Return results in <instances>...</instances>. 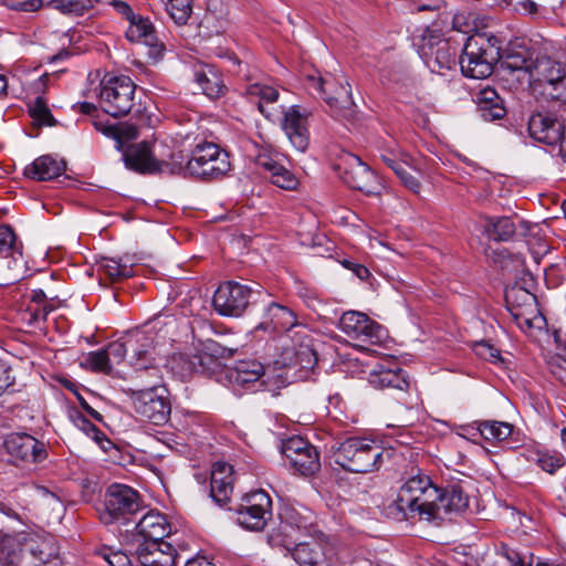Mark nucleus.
Returning a JSON list of instances; mask_svg holds the SVG:
<instances>
[{
  "instance_id": "bb28decb",
  "label": "nucleus",
  "mask_w": 566,
  "mask_h": 566,
  "mask_svg": "<svg viewBox=\"0 0 566 566\" xmlns=\"http://www.w3.org/2000/svg\"><path fill=\"white\" fill-rule=\"evenodd\" d=\"M233 468L222 461L213 463L210 478V495L212 500L222 505L226 504L233 491Z\"/></svg>"
},
{
  "instance_id": "20e7f679",
  "label": "nucleus",
  "mask_w": 566,
  "mask_h": 566,
  "mask_svg": "<svg viewBox=\"0 0 566 566\" xmlns=\"http://www.w3.org/2000/svg\"><path fill=\"white\" fill-rule=\"evenodd\" d=\"M336 464L353 473H369L382 464L385 449L377 440L364 437H349L333 446Z\"/></svg>"
},
{
  "instance_id": "4c0bfd02",
  "label": "nucleus",
  "mask_w": 566,
  "mask_h": 566,
  "mask_svg": "<svg viewBox=\"0 0 566 566\" xmlns=\"http://www.w3.org/2000/svg\"><path fill=\"white\" fill-rule=\"evenodd\" d=\"M478 111L480 116L488 122L502 118L506 111L503 101L494 88L485 87L478 94Z\"/></svg>"
},
{
  "instance_id": "9d476101",
  "label": "nucleus",
  "mask_w": 566,
  "mask_h": 566,
  "mask_svg": "<svg viewBox=\"0 0 566 566\" xmlns=\"http://www.w3.org/2000/svg\"><path fill=\"white\" fill-rule=\"evenodd\" d=\"M264 296L268 294L261 290H254L237 281H227L221 283L214 292L212 304L220 315L239 317L250 304L264 302Z\"/></svg>"
},
{
  "instance_id": "0e129e2a",
  "label": "nucleus",
  "mask_w": 566,
  "mask_h": 566,
  "mask_svg": "<svg viewBox=\"0 0 566 566\" xmlns=\"http://www.w3.org/2000/svg\"><path fill=\"white\" fill-rule=\"evenodd\" d=\"M395 174L399 177L401 182L408 189H410L412 192H415V193L420 192V189H421L420 181L406 169V166L402 167L401 169H399L398 171H396Z\"/></svg>"
},
{
  "instance_id": "8fccbe9b",
  "label": "nucleus",
  "mask_w": 566,
  "mask_h": 566,
  "mask_svg": "<svg viewBox=\"0 0 566 566\" xmlns=\"http://www.w3.org/2000/svg\"><path fill=\"white\" fill-rule=\"evenodd\" d=\"M98 0H51L50 4L62 13L82 15Z\"/></svg>"
},
{
  "instance_id": "f3484780",
  "label": "nucleus",
  "mask_w": 566,
  "mask_h": 566,
  "mask_svg": "<svg viewBox=\"0 0 566 566\" xmlns=\"http://www.w3.org/2000/svg\"><path fill=\"white\" fill-rule=\"evenodd\" d=\"M420 52L424 63L433 73L442 74L443 71H450L457 64V48L440 35L424 38Z\"/></svg>"
},
{
  "instance_id": "0eeeda50",
  "label": "nucleus",
  "mask_w": 566,
  "mask_h": 566,
  "mask_svg": "<svg viewBox=\"0 0 566 566\" xmlns=\"http://www.w3.org/2000/svg\"><path fill=\"white\" fill-rule=\"evenodd\" d=\"M139 493L126 484L114 483L104 494L99 520L105 525H127L143 511Z\"/></svg>"
},
{
  "instance_id": "7ed1b4c3",
  "label": "nucleus",
  "mask_w": 566,
  "mask_h": 566,
  "mask_svg": "<svg viewBox=\"0 0 566 566\" xmlns=\"http://www.w3.org/2000/svg\"><path fill=\"white\" fill-rule=\"evenodd\" d=\"M439 488L420 470L400 486L391 506L399 520L432 521L434 503L439 500Z\"/></svg>"
},
{
  "instance_id": "f03ea898",
  "label": "nucleus",
  "mask_w": 566,
  "mask_h": 566,
  "mask_svg": "<svg viewBox=\"0 0 566 566\" xmlns=\"http://www.w3.org/2000/svg\"><path fill=\"white\" fill-rule=\"evenodd\" d=\"M133 408L142 418L153 424H165L171 413L169 391L163 385L159 367H148L135 375L134 387L125 389Z\"/></svg>"
},
{
  "instance_id": "dca6fc26",
  "label": "nucleus",
  "mask_w": 566,
  "mask_h": 566,
  "mask_svg": "<svg viewBox=\"0 0 566 566\" xmlns=\"http://www.w3.org/2000/svg\"><path fill=\"white\" fill-rule=\"evenodd\" d=\"M256 166L262 169L265 178L281 189L294 191L300 186L298 177L283 164V155L263 149L255 157Z\"/></svg>"
},
{
  "instance_id": "473e14b6",
  "label": "nucleus",
  "mask_w": 566,
  "mask_h": 566,
  "mask_svg": "<svg viewBox=\"0 0 566 566\" xmlns=\"http://www.w3.org/2000/svg\"><path fill=\"white\" fill-rule=\"evenodd\" d=\"M65 168L63 160H57L51 155H43L24 168V176L39 181H49L61 176Z\"/></svg>"
},
{
  "instance_id": "13d9d810",
  "label": "nucleus",
  "mask_w": 566,
  "mask_h": 566,
  "mask_svg": "<svg viewBox=\"0 0 566 566\" xmlns=\"http://www.w3.org/2000/svg\"><path fill=\"white\" fill-rule=\"evenodd\" d=\"M15 391V376L12 368L0 361V398Z\"/></svg>"
},
{
  "instance_id": "39448f33",
  "label": "nucleus",
  "mask_w": 566,
  "mask_h": 566,
  "mask_svg": "<svg viewBox=\"0 0 566 566\" xmlns=\"http://www.w3.org/2000/svg\"><path fill=\"white\" fill-rule=\"evenodd\" d=\"M535 280L530 272H523L522 276L505 289L506 310L511 314L515 324L524 332L533 327H541L544 321L537 304V298L533 293Z\"/></svg>"
},
{
  "instance_id": "f257e3e1",
  "label": "nucleus",
  "mask_w": 566,
  "mask_h": 566,
  "mask_svg": "<svg viewBox=\"0 0 566 566\" xmlns=\"http://www.w3.org/2000/svg\"><path fill=\"white\" fill-rule=\"evenodd\" d=\"M1 566H61L53 539L28 532L0 531Z\"/></svg>"
},
{
  "instance_id": "4be33fe9",
  "label": "nucleus",
  "mask_w": 566,
  "mask_h": 566,
  "mask_svg": "<svg viewBox=\"0 0 566 566\" xmlns=\"http://www.w3.org/2000/svg\"><path fill=\"white\" fill-rule=\"evenodd\" d=\"M282 128L291 145L300 153H305L310 146L307 114L300 106L293 105L283 112Z\"/></svg>"
},
{
  "instance_id": "f704fd0d",
  "label": "nucleus",
  "mask_w": 566,
  "mask_h": 566,
  "mask_svg": "<svg viewBox=\"0 0 566 566\" xmlns=\"http://www.w3.org/2000/svg\"><path fill=\"white\" fill-rule=\"evenodd\" d=\"M156 157L159 174L186 175V157L181 150H174L164 143H156Z\"/></svg>"
},
{
  "instance_id": "69168bd1",
  "label": "nucleus",
  "mask_w": 566,
  "mask_h": 566,
  "mask_svg": "<svg viewBox=\"0 0 566 566\" xmlns=\"http://www.w3.org/2000/svg\"><path fill=\"white\" fill-rule=\"evenodd\" d=\"M551 369L555 377L566 386V359L560 356L553 358Z\"/></svg>"
},
{
  "instance_id": "79ce46f5",
  "label": "nucleus",
  "mask_w": 566,
  "mask_h": 566,
  "mask_svg": "<svg viewBox=\"0 0 566 566\" xmlns=\"http://www.w3.org/2000/svg\"><path fill=\"white\" fill-rule=\"evenodd\" d=\"M378 153L381 161L394 172L409 166L410 156L394 142L379 147Z\"/></svg>"
},
{
  "instance_id": "ddd939ff",
  "label": "nucleus",
  "mask_w": 566,
  "mask_h": 566,
  "mask_svg": "<svg viewBox=\"0 0 566 566\" xmlns=\"http://www.w3.org/2000/svg\"><path fill=\"white\" fill-rule=\"evenodd\" d=\"M272 500L263 490L245 494L237 509L238 523L250 531H262L272 516Z\"/></svg>"
},
{
  "instance_id": "c756f323",
  "label": "nucleus",
  "mask_w": 566,
  "mask_h": 566,
  "mask_svg": "<svg viewBox=\"0 0 566 566\" xmlns=\"http://www.w3.org/2000/svg\"><path fill=\"white\" fill-rule=\"evenodd\" d=\"M368 381L378 389L392 388L400 391H407L409 388L408 375L401 368H394L385 365H378L369 373Z\"/></svg>"
},
{
  "instance_id": "5701e85b",
  "label": "nucleus",
  "mask_w": 566,
  "mask_h": 566,
  "mask_svg": "<svg viewBox=\"0 0 566 566\" xmlns=\"http://www.w3.org/2000/svg\"><path fill=\"white\" fill-rule=\"evenodd\" d=\"M439 493L431 522H442L452 513L463 512L469 505V497L459 484L439 488Z\"/></svg>"
},
{
  "instance_id": "774afa93",
  "label": "nucleus",
  "mask_w": 566,
  "mask_h": 566,
  "mask_svg": "<svg viewBox=\"0 0 566 566\" xmlns=\"http://www.w3.org/2000/svg\"><path fill=\"white\" fill-rule=\"evenodd\" d=\"M114 10L120 14L123 18H125L128 22L134 19V17L136 15L132 9V7L125 2V1H122V0H113L111 3H109Z\"/></svg>"
},
{
  "instance_id": "72a5a7b5",
  "label": "nucleus",
  "mask_w": 566,
  "mask_h": 566,
  "mask_svg": "<svg viewBox=\"0 0 566 566\" xmlns=\"http://www.w3.org/2000/svg\"><path fill=\"white\" fill-rule=\"evenodd\" d=\"M223 348L214 340H207L202 348L193 354L196 374L210 376L221 367Z\"/></svg>"
},
{
  "instance_id": "ea45409f",
  "label": "nucleus",
  "mask_w": 566,
  "mask_h": 566,
  "mask_svg": "<svg viewBox=\"0 0 566 566\" xmlns=\"http://www.w3.org/2000/svg\"><path fill=\"white\" fill-rule=\"evenodd\" d=\"M480 437L492 443L507 440L513 433V424L505 421L485 420L475 421Z\"/></svg>"
},
{
  "instance_id": "f8f14e48",
  "label": "nucleus",
  "mask_w": 566,
  "mask_h": 566,
  "mask_svg": "<svg viewBox=\"0 0 566 566\" xmlns=\"http://www.w3.org/2000/svg\"><path fill=\"white\" fill-rule=\"evenodd\" d=\"M535 90L547 101L566 103V69L556 60H539L533 72Z\"/></svg>"
},
{
  "instance_id": "3c124183",
  "label": "nucleus",
  "mask_w": 566,
  "mask_h": 566,
  "mask_svg": "<svg viewBox=\"0 0 566 566\" xmlns=\"http://www.w3.org/2000/svg\"><path fill=\"white\" fill-rule=\"evenodd\" d=\"M101 270L112 281H120L134 274L132 265L116 259H106L105 262L101 264Z\"/></svg>"
},
{
  "instance_id": "bf43d9fd",
  "label": "nucleus",
  "mask_w": 566,
  "mask_h": 566,
  "mask_svg": "<svg viewBox=\"0 0 566 566\" xmlns=\"http://www.w3.org/2000/svg\"><path fill=\"white\" fill-rule=\"evenodd\" d=\"M107 357H109V364L112 368L114 365L120 364L126 354L129 350L128 338L125 342H113L104 349Z\"/></svg>"
},
{
  "instance_id": "de8ad7c7",
  "label": "nucleus",
  "mask_w": 566,
  "mask_h": 566,
  "mask_svg": "<svg viewBox=\"0 0 566 566\" xmlns=\"http://www.w3.org/2000/svg\"><path fill=\"white\" fill-rule=\"evenodd\" d=\"M169 367L171 371L181 380H187L191 376L196 375V364L193 361V355H174L169 360Z\"/></svg>"
},
{
  "instance_id": "49530a36",
  "label": "nucleus",
  "mask_w": 566,
  "mask_h": 566,
  "mask_svg": "<svg viewBox=\"0 0 566 566\" xmlns=\"http://www.w3.org/2000/svg\"><path fill=\"white\" fill-rule=\"evenodd\" d=\"M527 460L536 463L543 471L553 474L565 463L562 454L544 451H532Z\"/></svg>"
},
{
  "instance_id": "c03bdc74",
  "label": "nucleus",
  "mask_w": 566,
  "mask_h": 566,
  "mask_svg": "<svg viewBox=\"0 0 566 566\" xmlns=\"http://www.w3.org/2000/svg\"><path fill=\"white\" fill-rule=\"evenodd\" d=\"M544 59L553 60L552 57H548V56H541V57H537L535 61L531 62L523 54L510 52L506 54L503 64L505 65L506 69L512 70V71H520V70L527 71L530 73V77H531L532 90L536 94L541 95L539 92L535 90V81H534L533 72L535 70V66L539 62V60H544Z\"/></svg>"
},
{
  "instance_id": "37998d69",
  "label": "nucleus",
  "mask_w": 566,
  "mask_h": 566,
  "mask_svg": "<svg viewBox=\"0 0 566 566\" xmlns=\"http://www.w3.org/2000/svg\"><path fill=\"white\" fill-rule=\"evenodd\" d=\"M289 462L302 475H313L321 469L319 453L314 446L307 448L300 457L295 454Z\"/></svg>"
},
{
  "instance_id": "e433bc0d",
  "label": "nucleus",
  "mask_w": 566,
  "mask_h": 566,
  "mask_svg": "<svg viewBox=\"0 0 566 566\" xmlns=\"http://www.w3.org/2000/svg\"><path fill=\"white\" fill-rule=\"evenodd\" d=\"M195 80L210 98L220 97L226 92L222 75L213 65L205 64L196 69Z\"/></svg>"
},
{
  "instance_id": "b1692460",
  "label": "nucleus",
  "mask_w": 566,
  "mask_h": 566,
  "mask_svg": "<svg viewBox=\"0 0 566 566\" xmlns=\"http://www.w3.org/2000/svg\"><path fill=\"white\" fill-rule=\"evenodd\" d=\"M264 366L255 359L239 360L229 368L226 377L233 390H245L253 387L264 375Z\"/></svg>"
},
{
  "instance_id": "6ab92c4d",
  "label": "nucleus",
  "mask_w": 566,
  "mask_h": 566,
  "mask_svg": "<svg viewBox=\"0 0 566 566\" xmlns=\"http://www.w3.org/2000/svg\"><path fill=\"white\" fill-rule=\"evenodd\" d=\"M281 533L289 543H296L304 537H313L316 532L313 512L307 509L286 506L280 514Z\"/></svg>"
},
{
  "instance_id": "a878e982",
  "label": "nucleus",
  "mask_w": 566,
  "mask_h": 566,
  "mask_svg": "<svg viewBox=\"0 0 566 566\" xmlns=\"http://www.w3.org/2000/svg\"><path fill=\"white\" fill-rule=\"evenodd\" d=\"M294 545L293 548L286 546L291 552L293 559L301 566H332L331 558L327 556L324 547L313 537L311 541L300 539L296 543H289Z\"/></svg>"
},
{
  "instance_id": "412c9836",
  "label": "nucleus",
  "mask_w": 566,
  "mask_h": 566,
  "mask_svg": "<svg viewBox=\"0 0 566 566\" xmlns=\"http://www.w3.org/2000/svg\"><path fill=\"white\" fill-rule=\"evenodd\" d=\"M564 125L555 114L536 112L528 119V134L538 143L554 146L563 137Z\"/></svg>"
},
{
  "instance_id": "6e6d98bb",
  "label": "nucleus",
  "mask_w": 566,
  "mask_h": 566,
  "mask_svg": "<svg viewBox=\"0 0 566 566\" xmlns=\"http://www.w3.org/2000/svg\"><path fill=\"white\" fill-rule=\"evenodd\" d=\"M311 446L312 444L307 440L303 439L300 436H294L283 441L282 453L289 460L294 458L295 453L297 457H300Z\"/></svg>"
},
{
  "instance_id": "6e6552de",
  "label": "nucleus",
  "mask_w": 566,
  "mask_h": 566,
  "mask_svg": "<svg viewBox=\"0 0 566 566\" xmlns=\"http://www.w3.org/2000/svg\"><path fill=\"white\" fill-rule=\"evenodd\" d=\"M307 88L321 96L335 116L352 119L355 114V103L352 88L347 81L328 75L323 77L314 72L306 76Z\"/></svg>"
},
{
  "instance_id": "4468645a",
  "label": "nucleus",
  "mask_w": 566,
  "mask_h": 566,
  "mask_svg": "<svg viewBox=\"0 0 566 566\" xmlns=\"http://www.w3.org/2000/svg\"><path fill=\"white\" fill-rule=\"evenodd\" d=\"M3 447L15 465L34 464L48 458L45 443L28 433H10Z\"/></svg>"
},
{
  "instance_id": "09e8293b",
  "label": "nucleus",
  "mask_w": 566,
  "mask_h": 566,
  "mask_svg": "<svg viewBox=\"0 0 566 566\" xmlns=\"http://www.w3.org/2000/svg\"><path fill=\"white\" fill-rule=\"evenodd\" d=\"M60 305L55 303L51 304H38L28 302L25 310L22 313V319L29 325H38L41 322H45L48 315L56 310Z\"/></svg>"
},
{
  "instance_id": "5fc2aeb1",
  "label": "nucleus",
  "mask_w": 566,
  "mask_h": 566,
  "mask_svg": "<svg viewBox=\"0 0 566 566\" xmlns=\"http://www.w3.org/2000/svg\"><path fill=\"white\" fill-rule=\"evenodd\" d=\"M30 116L39 125H48L51 126L55 123V119L48 107L46 103L42 97H36L33 103L29 105Z\"/></svg>"
},
{
  "instance_id": "4d7b16f0",
  "label": "nucleus",
  "mask_w": 566,
  "mask_h": 566,
  "mask_svg": "<svg viewBox=\"0 0 566 566\" xmlns=\"http://www.w3.org/2000/svg\"><path fill=\"white\" fill-rule=\"evenodd\" d=\"M473 352L478 357H480L484 360H488L490 363L499 364V363L503 361L500 349L494 347L488 340H481V342L474 343Z\"/></svg>"
},
{
  "instance_id": "338daca9",
  "label": "nucleus",
  "mask_w": 566,
  "mask_h": 566,
  "mask_svg": "<svg viewBox=\"0 0 566 566\" xmlns=\"http://www.w3.org/2000/svg\"><path fill=\"white\" fill-rule=\"evenodd\" d=\"M29 301L31 303H38V304H51L55 303L56 305H61V301L57 297H48L46 294L40 290H32L30 294L28 295Z\"/></svg>"
},
{
  "instance_id": "9b49d317",
  "label": "nucleus",
  "mask_w": 566,
  "mask_h": 566,
  "mask_svg": "<svg viewBox=\"0 0 566 566\" xmlns=\"http://www.w3.org/2000/svg\"><path fill=\"white\" fill-rule=\"evenodd\" d=\"M136 85L126 75H108L101 82L99 106L113 117L128 114L134 105Z\"/></svg>"
},
{
  "instance_id": "680f3d73",
  "label": "nucleus",
  "mask_w": 566,
  "mask_h": 566,
  "mask_svg": "<svg viewBox=\"0 0 566 566\" xmlns=\"http://www.w3.org/2000/svg\"><path fill=\"white\" fill-rule=\"evenodd\" d=\"M506 6L521 14H536L538 4L535 0H502Z\"/></svg>"
},
{
  "instance_id": "2f4dec72",
  "label": "nucleus",
  "mask_w": 566,
  "mask_h": 566,
  "mask_svg": "<svg viewBox=\"0 0 566 566\" xmlns=\"http://www.w3.org/2000/svg\"><path fill=\"white\" fill-rule=\"evenodd\" d=\"M291 339L294 342V364L305 371L312 370L317 364V355L312 346V338L306 327H300L295 331Z\"/></svg>"
},
{
  "instance_id": "a19ab883",
  "label": "nucleus",
  "mask_w": 566,
  "mask_h": 566,
  "mask_svg": "<svg viewBox=\"0 0 566 566\" xmlns=\"http://www.w3.org/2000/svg\"><path fill=\"white\" fill-rule=\"evenodd\" d=\"M23 244L18 239L13 228L9 224L0 223V256L1 258H22Z\"/></svg>"
},
{
  "instance_id": "e2e57ef3",
  "label": "nucleus",
  "mask_w": 566,
  "mask_h": 566,
  "mask_svg": "<svg viewBox=\"0 0 566 566\" xmlns=\"http://www.w3.org/2000/svg\"><path fill=\"white\" fill-rule=\"evenodd\" d=\"M103 133L118 139L122 137L134 139L138 135V130L134 125H125L123 127L107 126L103 129Z\"/></svg>"
},
{
  "instance_id": "a18cd8bd",
  "label": "nucleus",
  "mask_w": 566,
  "mask_h": 566,
  "mask_svg": "<svg viewBox=\"0 0 566 566\" xmlns=\"http://www.w3.org/2000/svg\"><path fill=\"white\" fill-rule=\"evenodd\" d=\"M516 228L510 217L490 219L488 223V233L495 241H509L515 234Z\"/></svg>"
},
{
  "instance_id": "2eb2a0df",
  "label": "nucleus",
  "mask_w": 566,
  "mask_h": 566,
  "mask_svg": "<svg viewBox=\"0 0 566 566\" xmlns=\"http://www.w3.org/2000/svg\"><path fill=\"white\" fill-rule=\"evenodd\" d=\"M338 326L348 337L373 345L379 344L386 337V331L381 325L357 311L345 312Z\"/></svg>"
},
{
  "instance_id": "cd10ccee",
  "label": "nucleus",
  "mask_w": 566,
  "mask_h": 566,
  "mask_svg": "<svg viewBox=\"0 0 566 566\" xmlns=\"http://www.w3.org/2000/svg\"><path fill=\"white\" fill-rule=\"evenodd\" d=\"M125 166L139 174L158 172L156 143L150 148L147 144L130 146L124 153Z\"/></svg>"
},
{
  "instance_id": "1a4fd4ad",
  "label": "nucleus",
  "mask_w": 566,
  "mask_h": 566,
  "mask_svg": "<svg viewBox=\"0 0 566 566\" xmlns=\"http://www.w3.org/2000/svg\"><path fill=\"white\" fill-rule=\"evenodd\" d=\"M230 168L228 153L211 142L198 143L186 163L187 174L202 180L222 178Z\"/></svg>"
},
{
  "instance_id": "c85d7f7f",
  "label": "nucleus",
  "mask_w": 566,
  "mask_h": 566,
  "mask_svg": "<svg viewBox=\"0 0 566 566\" xmlns=\"http://www.w3.org/2000/svg\"><path fill=\"white\" fill-rule=\"evenodd\" d=\"M129 350L132 352L130 364L136 368V375L145 368L156 367L151 364L154 350V337L149 333L136 332L128 336Z\"/></svg>"
},
{
  "instance_id": "7c9ffc66",
  "label": "nucleus",
  "mask_w": 566,
  "mask_h": 566,
  "mask_svg": "<svg viewBox=\"0 0 566 566\" xmlns=\"http://www.w3.org/2000/svg\"><path fill=\"white\" fill-rule=\"evenodd\" d=\"M135 531L144 542H159L170 533V525L163 514L149 511L136 523Z\"/></svg>"
},
{
  "instance_id": "aec40b11",
  "label": "nucleus",
  "mask_w": 566,
  "mask_h": 566,
  "mask_svg": "<svg viewBox=\"0 0 566 566\" xmlns=\"http://www.w3.org/2000/svg\"><path fill=\"white\" fill-rule=\"evenodd\" d=\"M340 177L348 187L363 191L366 195L379 192L380 184L378 177L355 155L347 156Z\"/></svg>"
},
{
  "instance_id": "052dcab7",
  "label": "nucleus",
  "mask_w": 566,
  "mask_h": 566,
  "mask_svg": "<svg viewBox=\"0 0 566 566\" xmlns=\"http://www.w3.org/2000/svg\"><path fill=\"white\" fill-rule=\"evenodd\" d=\"M501 555L507 559L510 566H532L531 556L521 555L505 544L501 546Z\"/></svg>"
},
{
  "instance_id": "393cba45",
  "label": "nucleus",
  "mask_w": 566,
  "mask_h": 566,
  "mask_svg": "<svg viewBox=\"0 0 566 566\" xmlns=\"http://www.w3.org/2000/svg\"><path fill=\"white\" fill-rule=\"evenodd\" d=\"M136 556L142 566H174L177 554L171 544L159 541L140 543Z\"/></svg>"
},
{
  "instance_id": "423d86ee",
  "label": "nucleus",
  "mask_w": 566,
  "mask_h": 566,
  "mask_svg": "<svg viewBox=\"0 0 566 566\" xmlns=\"http://www.w3.org/2000/svg\"><path fill=\"white\" fill-rule=\"evenodd\" d=\"M500 51V41L492 34L478 33L469 36L458 61L462 74L476 80L486 78L501 59Z\"/></svg>"
},
{
  "instance_id": "603ef678",
  "label": "nucleus",
  "mask_w": 566,
  "mask_h": 566,
  "mask_svg": "<svg viewBox=\"0 0 566 566\" xmlns=\"http://www.w3.org/2000/svg\"><path fill=\"white\" fill-rule=\"evenodd\" d=\"M164 4L175 23L184 25L188 22L192 12V0H174Z\"/></svg>"
},
{
  "instance_id": "864d4df0",
  "label": "nucleus",
  "mask_w": 566,
  "mask_h": 566,
  "mask_svg": "<svg viewBox=\"0 0 566 566\" xmlns=\"http://www.w3.org/2000/svg\"><path fill=\"white\" fill-rule=\"evenodd\" d=\"M81 365L91 369L92 371L103 373L106 375H109L112 373L109 357H107L104 349L88 353L84 357Z\"/></svg>"
},
{
  "instance_id": "a211bd4d",
  "label": "nucleus",
  "mask_w": 566,
  "mask_h": 566,
  "mask_svg": "<svg viewBox=\"0 0 566 566\" xmlns=\"http://www.w3.org/2000/svg\"><path fill=\"white\" fill-rule=\"evenodd\" d=\"M300 327L305 326L297 321L296 314L291 308L271 301L264 305L262 319L255 326V331H263L269 334L286 332L291 337Z\"/></svg>"
},
{
  "instance_id": "58836bf2",
  "label": "nucleus",
  "mask_w": 566,
  "mask_h": 566,
  "mask_svg": "<svg viewBox=\"0 0 566 566\" xmlns=\"http://www.w3.org/2000/svg\"><path fill=\"white\" fill-rule=\"evenodd\" d=\"M126 38L130 42H140L154 49L158 48V41L153 23L149 19L139 14H136L134 19L129 21L126 30Z\"/></svg>"
},
{
  "instance_id": "c9c22d12",
  "label": "nucleus",
  "mask_w": 566,
  "mask_h": 566,
  "mask_svg": "<svg viewBox=\"0 0 566 566\" xmlns=\"http://www.w3.org/2000/svg\"><path fill=\"white\" fill-rule=\"evenodd\" d=\"M245 94L251 99H258V108L268 119H274L276 113L273 107L270 109L268 105H272L277 101L279 91L276 87L261 82L249 83L245 86Z\"/></svg>"
}]
</instances>
